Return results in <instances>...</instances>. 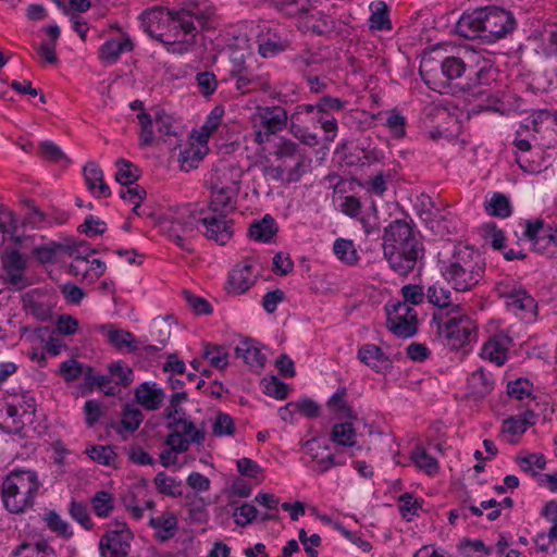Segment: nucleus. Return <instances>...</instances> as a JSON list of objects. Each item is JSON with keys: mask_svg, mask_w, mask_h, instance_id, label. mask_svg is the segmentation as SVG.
<instances>
[{"mask_svg": "<svg viewBox=\"0 0 557 557\" xmlns=\"http://www.w3.org/2000/svg\"><path fill=\"white\" fill-rule=\"evenodd\" d=\"M215 14V8L209 0H188L185 1L178 10L168 11L172 27L183 34L182 38L165 41L162 34L156 35L150 26H145V30L152 38L162 42L168 52L182 55L191 51L196 45L198 27L207 29L210 21Z\"/></svg>", "mask_w": 557, "mask_h": 557, "instance_id": "1", "label": "nucleus"}, {"mask_svg": "<svg viewBox=\"0 0 557 557\" xmlns=\"http://www.w3.org/2000/svg\"><path fill=\"white\" fill-rule=\"evenodd\" d=\"M383 255L391 269L406 276L413 271L424 249L412 225L405 220L392 221L383 234Z\"/></svg>", "mask_w": 557, "mask_h": 557, "instance_id": "2", "label": "nucleus"}, {"mask_svg": "<svg viewBox=\"0 0 557 557\" xmlns=\"http://www.w3.org/2000/svg\"><path fill=\"white\" fill-rule=\"evenodd\" d=\"M441 272L456 292H468L483 278L485 261L480 251L459 245L451 257L442 262Z\"/></svg>", "mask_w": 557, "mask_h": 557, "instance_id": "3", "label": "nucleus"}, {"mask_svg": "<svg viewBox=\"0 0 557 557\" xmlns=\"http://www.w3.org/2000/svg\"><path fill=\"white\" fill-rule=\"evenodd\" d=\"M40 481L34 470H14L3 480L1 498L11 513L24 512L34 505Z\"/></svg>", "mask_w": 557, "mask_h": 557, "instance_id": "4", "label": "nucleus"}, {"mask_svg": "<svg viewBox=\"0 0 557 557\" xmlns=\"http://www.w3.org/2000/svg\"><path fill=\"white\" fill-rule=\"evenodd\" d=\"M432 322L436 324L443 344L451 349H458L468 343L474 330L473 321L466 314L446 317L444 312H435Z\"/></svg>", "mask_w": 557, "mask_h": 557, "instance_id": "5", "label": "nucleus"}, {"mask_svg": "<svg viewBox=\"0 0 557 557\" xmlns=\"http://www.w3.org/2000/svg\"><path fill=\"white\" fill-rule=\"evenodd\" d=\"M273 154L288 172V183L298 182L311 169L312 159L290 139H281Z\"/></svg>", "mask_w": 557, "mask_h": 557, "instance_id": "6", "label": "nucleus"}, {"mask_svg": "<svg viewBox=\"0 0 557 557\" xmlns=\"http://www.w3.org/2000/svg\"><path fill=\"white\" fill-rule=\"evenodd\" d=\"M290 116L281 106L257 107L252 115V122L257 128L253 133L255 141L262 145L270 140L271 136L283 131Z\"/></svg>", "mask_w": 557, "mask_h": 557, "instance_id": "7", "label": "nucleus"}, {"mask_svg": "<svg viewBox=\"0 0 557 557\" xmlns=\"http://www.w3.org/2000/svg\"><path fill=\"white\" fill-rule=\"evenodd\" d=\"M440 69L444 77L443 81H435L431 75V71L425 70L423 65L420 66V75L430 89L441 94L444 92L445 88H451L454 92L458 91V88L455 86L458 82L455 81L461 78L466 73L468 74L469 71V66L463 60L457 57H446L441 62Z\"/></svg>", "mask_w": 557, "mask_h": 557, "instance_id": "8", "label": "nucleus"}, {"mask_svg": "<svg viewBox=\"0 0 557 557\" xmlns=\"http://www.w3.org/2000/svg\"><path fill=\"white\" fill-rule=\"evenodd\" d=\"M483 35L482 40L495 42L512 32L516 27L513 15L499 7H482Z\"/></svg>", "mask_w": 557, "mask_h": 557, "instance_id": "9", "label": "nucleus"}, {"mask_svg": "<svg viewBox=\"0 0 557 557\" xmlns=\"http://www.w3.org/2000/svg\"><path fill=\"white\" fill-rule=\"evenodd\" d=\"M387 313L386 326L396 336L409 338L417 334L418 314L407 304L397 301L385 306Z\"/></svg>", "mask_w": 557, "mask_h": 557, "instance_id": "10", "label": "nucleus"}, {"mask_svg": "<svg viewBox=\"0 0 557 557\" xmlns=\"http://www.w3.org/2000/svg\"><path fill=\"white\" fill-rule=\"evenodd\" d=\"M523 235L536 252L547 258L557 257V230L546 226L542 220L527 221Z\"/></svg>", "mask_w": 557, "mask_h": 557, "instance_id": "11", "label": "nucleus"}, {"mask_svg": "<svg viewBox=\"0 0 557 557\" xmlns=\"http://www.w3.org/2000/svg\"><path fill=\"white\" fill-rule=\"evenodd\" d=\"M133 534L123 521L115 520L114 529H110L101 537L99 549L103 557H127Z\"/></svg>", "mask_w": 557, "mask_h": 557, "instance_id": "12", "label": "nucleus"}, {"mask_svg": "<svg viewBox=\"0 0 557 557\" xmlns=\"http://www.w3.org/2000/svg\"><path fill=\"white\" fill-rule=\"evenodd\" d=\"M228 212H210L203 215V211L197 213V224L201 223L208 239L225 245L233 236V220L227 219Z\"/></svg>", "mask_w": 557, "mask_h": 557, "instance_id": "13", "label": "nucleus"}, {"mask_svg": "<svg viewBox=\"0 0 557 557\" xmlns=\"http://www.w3.org/2000/svg\"><path fill=\"white\" fill-rule=\"evenodd\" d=\"M496 70L493 67L490 61L484 60L483 63L474 69L472 65L469 66L466 82H459L455 85L459 92L468 94L469 96L479 97L486 94L483 86L488 85L495 79Z\"/></svg>", "mask_w": 557, "mask_h": 557, "instance_id": "14", "label": "nucleus"}, {"mask_svg": "<svg viewBox=\"0 0 557 557\" xmlns=\"http://www.w3.org/2000/svg\"><path fill=\"white\" fill-rule=\"evenodd\" d=\"M230 77L235 79V87L242 94L256 90L270 92L272 90L269 73L258 72L251 63L240 71L235 72L233 75H230Z\"/></svg>", "mask_w": 557, "mask_h": 557, "instance_id": "15", "label": "nucleus"}, {"mask_svg": "<svg viewBox=\"0 0 557 557\" xmlns=\"http://www.w3.org/2000/svg\"><path fill=\"white\" fill-rule=\"evenodd\" d=\"M197 226V213L184 211L176 214L171 221L169 226L164 228L165 235L172 242L183 249L185 248L184 240L190 235Z\"/></svg>", "mask_w": 557, "mask_h": 557, "instance_id": "16", "label": "nucleus"}, {"mask_svg": "<svg viewBox=\"0 0 557 557\" xmlns=\"http://www.w3.org/2000/svg\"><path fill=\"white\" fill-rule=\"evenodd\" d=\"M2 265L5 271L8 282L23 288L26 286L24 271L27 268L26 257L17 249L8 248L2 255Z\"/></svg>", "mask_w": 557, "mask_h": 557, "instance_id": "17", "label": "nucleus"}, {"mask_svg": "<svg viewBox=\"0 0 557 557\" xmlns=\"http://www.w3.org/2000/svg\"><path fill=\"white\" fill-rule=\"evenodd\" d=\"M166 428L171 431L170 433H176L183 437L188 443V447L191 444L201 446L206 440L205 429H198L187 414L169 421Z\"/></svg>", "mask_w": 557, "mask_h": 557, "instance_id": "18", "label": "nucleus"}, {"mask_svg": "<svg viewBox=\"0 0 557 557\" xmlns=\"http://www.w3.org/2000/svg\"><path fill=\"white\" fill-rule=\"evenodd\" d=\"M242 171L232 164H220L210 174L209 185L210 188L223 186V188L240 189L242 185Z\"/></svg>", "mask_w": 557, "mask_h": 557, "instance_id": "19", "label": "nucleus"}, {"mask_svg": "<svg viewBox=\"0 0 557 557\" xmlns=\"http://www.w3.org/2000/svg\"><path fill=\"white\" fill-rule=\"evenodd\" d=\"M482 8H476L471 12H465L456 24V34L467 39H482L483 20Z\"/></svg>", "mask_w": 557, "mask_h": 557, "instance_id": "20", "label": "nucleus"}, {"mask_svg": "<svg viewBox=\"0 0 557 557\" xmlns=\"http://www.w3.org/2000/svg\"><path fill=\"white\" fill-rule=\"evenodd\" d=\"M510 344L511 338L509 336L497 334L483 345L481 356L500 367L507 360Z\"/></svg>", "mask_w": 557, "mask_h": 557, "instance_id": "21", "label": "nucleus"}, {"mask_svg": "<svg viewBox=\"0 0 557 557\" xmlns=\"http://www.w3.org/2000/svg\"><path fill=\"white\" fill-rule=\"evenodd\" d=\"M252 263L245 260L243 264L235 267L228 274L226 290L228 294L240 295L247 292L253 284L250 280Z\"/></svg>", "mask_w": 557, "mask_h": 557, "instance_id": "22", "label": "nucleus"}, {"mask_svg": "<svg viewBox=\"0 0 557 557\" xmlns=\"http://www.w3.org/2000/svg\"><path fill=\"white\" fill-rule=\"evenodd\" d=\"M425 298L430 304L438 308L437 312H444L446 317L461 311L460 305L453 304L450 290L438 284L428 287Z\"/></svg>", "mask_w": 557, "mask_h": 557, "instance_id": "23", "label": "nucleus"}, {"mask_svg": "<svg viewBox=\"0 0 557 557\" xmlns=\"http://www.w3.org/2000/svg\"><path fill=\"white\" fill-rule=\"evenodd\" d=\"M495 385L492 373L483 368L473 371L468 377V392L474 400H482L491 394Z\"/></svg>", "mask_w": 557, "mask_h": 557, "instance_id": "24", "label": "nucleus"}, {"mask_svg": "<svg viewBox=\"0 0 557 557\" xmlns=\"http://www.w3.org/2000/svg\"><path fill=\"white\" fill-rule=\"evenodd\" d=\"M165 394L157 383L143 382L135 389V398L147 410H157L161 407Z\"/></svg>", "mask_w": 557, "mask_h": 557, "instance_id": "25", "label": "nucleus"}, {"mask_svg": "<svg viewBox=\"0 0 557 557\" xmlns=\"http://www.w3.org/2000/svg\"><path fill=\"white\" fill-rule=\"evenodd\" d=\"M358 358L361 362L379 373L386 372L392 368L389 358L379 346L373 344H367L360 347Z\"/></svg>", "mask_w": 557, "mask_h": 557, "instance_id": "26", "label": "nucleus"}, {"mask_svg": "<svg viewBox=\"0 0 557 557\" xmlns=\"http://www.w3.org/2000/svg\"><path fill=\"white\" fill-rule=\"evenodd\" d=\"M211 200L209 203L210 212H232L236 209L237 196L240 189L236 188H223V186L216 188H210Z\"/></svg>", "mask_w": 557, "mask_h": 557, "instance_id": "27", "label": "nucleus"}, {"mask_svg": "<svg viewBox=\"0 0 557 557\" xmlns=\"http://www.w3.org/2000/svg\"><path fill=\"white\" fill-rule=\"evenodd\" d=\"M83 243H74L73 245H64L55 242H50L46 245L37 246L33 249V256L41 264L52 263L55 260V256L59 251H64L69 255L79 252V247Z\"/></svg>", "mask_w": 557, "mask_h": 557, "instance_id": "28", "label": "nucleus"}, {"mask_svg": "<svg viewBox=\"0 0 557 557\" xmlns=\"http://www.w3.org/2000/svg\"><path fill=\"white\" fill-rule=\"evenodd\" d=\"M288 46L289 41L272 29L262 33L258 37V51L263 58H273L285 51Z\"/></svg>", "mask_w": 557, "mask_h": 557, "instance_id": "29", "label": "nucleus"}, {"mask_svg": "<svg viewBox=\"0 0 557 557\" xmlns=\"http://www.w3.org/2000/svg\"><path fill=\"white\" fill-rule=\"evenodd\" d=\"M84 177L88 189L97 198H108L111 195L110 187L103 181V172L95 162H88L84 166Z\"/></svg>", "mask_w": 557, "mask_h": 557, "instance_id": "30", "label": "nucleus"}, {"mask_svg": "<svg viewBox=\"0 0 557 557\" xmlns=\"http://www.w3.org/2000/svg\"><path fill=\"white\" fill-rule=\"evenodd\" d=\"M24 416L17 405L7 404L0 410V430L7 434L20 435L25 426L22 419Z\"/></svg>", "mask_w": 557, "mask_h": 557, "instance_id": "31", "label": "nucleus"}, {"mask_svg": "<svg viewBox=\"0 0 557 557\" xmlns=\"http://www.w3.org/2000/svg\"><path fill=\"white\" fill-rule=\"evenodd\" d=\"M133 48V41L125 35L120 40L109 39L104 41L99 49V57L103 62L114 64L123 52L132 51Z\"/></svg>", "mask_w": 557, "mask_h": 557, "instance_id": "32", "label": "nucleus"}, {"mask_svg": "<svg viewBox=\"0 0 557 557\" xmlns=\"http://www.w3.org/2000/svg\"><path fill=\"white\" fill-rule=\"evenodd\" d=\"M164 444L169 447L161 451L160 463L169 468L177 463V454L186 453L188 450V443L176 433H169L164 440Z\"/></svg>", "mask_w": 557, "mask_h": 557, "instance_id": "33", "label": "nucleus"}, {"mask_svg": "<svg viewBox=\"0 0 557 557\" xmlns=\"http://www.w3.org/2000/svg\"><path fill=\"white\" fill-rule=\"evenodd\" d=\"M149 524L156 530V537L161 542L172 539L177 530V519L173 513L164 512L158 517H151Z\"/></svg>", "mask_w": 557, "mask_h": 557, "instance_id": "34", "label": "nucleus"}, {"mask_svg": "<svg viewBox=\"0 0 557 557\" xmlns=\"http://www.w3.org/2000/svg\"><path fill=\"white\" fill-rule=\"evenodd\" d=\"M324 114L320 111L317 103H301L297 104L294 112L290 114V122H296L301 125H320Z\"/></svg>", "mask_w": 557, "mask_h": 557, "instance_id": "35", "label": "nucleus"}, {"mask_svg": "<svg viewBox=\"0 0 557 557\" xmlns=\"http://www.w3.org/2000/svg\"><path fill=\"white\" fill-rule=\"evenodd\" d=\"M237 358H242L244 362L251 367L263 368L267 362V357L257 347L255 341L247 338L235 348Z\"/></svg>", "mask_w": 557, "mask_h": 557, "instance_id": "36", "label": "nucleus"}, {"mask_svg": "<svg viewBox=\"0 0 557 557\" xmlns=\"http://www.w3.org/2000/svg\"><path fill=\"white\" fill-rule=\"evenodd\" d=\"M276 233V222L270 214H265L261 220L253 222L249 227L250 238L260 243H270Z\"/></svg>", "mask_w": 557, "mask_h": 557, "instance_id": "37", "label": "nucleus"}, {"mask_svg": "<svg viewBox=\"0 0 557 557\" xmlns=\"http://www.w3.org/2000/svg\"><path fill=\"white\" fill-rule=\"evenodd\" d=\"M484 209L488 215L500 219H506L512 213L509 198L498 191L493 193L490 198L485 199Z\"/></svg>", "mask_w": 557, "mask_h": 557, "instance_id": "38", "label": "nucleus"}, {"mask_svg": "<svg viewBox=\"0 0 557 557\" xmlns=\"http://www.w3.org/2000/svg\"><path fill=\"white\" fill-rule=\"evenodd\" d=\"M12 557H57V553L46 541H38L20 544L12 552Z\"/></svg>", "mask_w": 557, "mask_h": 557, "instance_id": "39", "label": "nucleus"}, {"mask_svg": "<svg viewBox=\"0 0 557 557\" xmlns=\"http://www.w3.org/2000/svg\"><path fill=\"white\" fill-rule=\"evenodd\" d=\"M545 122L556 123L557 115L548 110L534 111L521 123L519 129L517 131V135L521 136L524 132L529 131L540 133L542 129V124Z\"/></svg>", "mask_w": 557, "mask_h": 557, "instance_id": "40", "label": "nucleus"}, {"mask_svg": "<svg viewBox=\"0 0 557 557\" xmlns=\"http://www.w3.org/2000/svg\"><path fill=\"white\" fill-rule=\"evenodd\" d=\"M110 384H111V376L95 374L91 367L85 368L84 385L88 389L94 391L95 388H99L107 396H115V394H116L115 387L111 386Z\"/></svg>", "mask_w": 557, "mask_h": 557, "instance_id": "41", "label": "nucleus"}, {"mask_svg": "<svg viewBox=\"0 0 557 557\" xmlns=\"http://www.w3.org/2000/svg\"><path fill=\"white\" fill-rule=\"evenodd\" d=\"M108 342L119 350L126 349L128 352L138 350V345L134 335L125 330L109 329L107 332Z\"/></svg>", "mask_w": 557, "mask_h": 557, "instance_id": "42", "label": "nucleus"}, {"mask_svg": "<svg viewBox=\"0 0 557 557\" xmlns=\"http://www.w3.org/2000/svg\"><path fill=\"white\" fill-rule=\"evenodd\" d=\"M90 505L95 515L99 518H108L113 512L114 497L107 491H98L90 498Z\"/></svg>", "mask_w": 557, "mask_h": 557, "instance_id": "43", "label": "nucleus"}, {"mask_svg": "<svg viewBox=\"0 0 557 557\" xmlns=\"http://www.w3.org/2000/svg\"><path fill=\"white\" fill-rule=\"evenodd\" d=\"M330 438L341 446L351 447L356 444V430L350 422H342L333 425Z\"/></svg>", "mask_w": 557, "mask_h": 557, "instance_id": "44", "label": "nucleus"}, {"mask_svg": "<svg viewBox=\"0 0 557 557\" xmlns=\"http://www.w3.org/2000/svg\"><path fill=\"white\" fill-rule=\"evenodd\" d=\"M115 165L117 168L115 180L121 185H134L138 181L140 176V171L131 161L125 159H117Z\"/></svg>", "mask_w": 557, "mask_h": 557, "instance_id": "45", "label": "nucleus"}, {"mask_svg": "<svg viewBox=\"0 0 557 557\" xmlns=\"http://www.w3.org/2000/svg\"><path fill=\"white\" fill-rule=\"evenodd\" d=\"M507 298V306L513 310L533 311L535 308L534 298L522 289H512L504 295Z\"/></svg>", "mask_w": 557, "mask_h": 557, "instance_id": "46", "label": "nucleus"}, {"mask_svg": "<svg viewBox=\"0 0 557 557\" xmlns=\"http://www.w3.org/2000/svg\"><path fill=\"white\" fill-rule=\"evenodd\" d=\"M111 380L114 379L116 385L127 387L134 381L133 370L122 360L112 362L108 366Z\"/></svg>", "mask_w": 557, "mask_h": 557, "instance_id": "47", "label": "nucleus"}, {"mask_svg": "<svg viewBox=\"0 0 557 557\" xmlns=\"http://www.w3.org/2000/svg\"><path fill=\"white\" fill-rule=\"evenodd\" d=\"M333 251L342 262L348 265L356 264L359 259L354 243L349 239L337 238L334 242Z\"/></svg>", "mask_w": 557, "mask_h": 557, "instance_id": "48", "label": "nucleus"}, {"mask_svg": "<svg viewBox=\"0 0 557 557\" xmlns=\"http://www.w3.org/2000/svg\"><path fill=\"white\" fill-rule=\"evenodd\" d=\"M411 460L416 467L424 471L429 475H433L438 471L437 460L428 454L423 447H417L411 453Z\"/></svg>", "mask_w": 557, "mask_h": 557, "instance_id": "49", "label": "nucleus"}, {"mask_svg": "<svg viewBox=\"0 0 557 557\" xmlns=\"http://www.w3.org/2000/svg\"><path fill=\"white\" fill-rule=\"evenodd\" d=\"M374 7L372 10V14L370 16V27L372 29L377 30H389L392 29V24L388 18V9L387 5L383 1H379L376 3H372L371 8Z\"/></svg>", "mask_w": 557, "mask_h": 557, "instance_id": "50", "label": "nucleus"}, {"mask_svg": "<svg viewBox=\"0 0 557 557\" xmlns=\"http://www.w3.org/2000/svg\"><path fill=\"white\" fill-rule=\"evenodd\" d=\"M188 396L184 391L174 392L169 401V406L164 409L163 417L168 421H173L181 416H186V411L182 408V404L187 401Z\"/></svg>", "mask_w": 557, "mask_h": 557, "instance_id": "51", "label": "nucleus"}, {"mask_svg": "<svg viewBox=\"0 0 557 557\" xmlns=\"http://www.w3.org/2000/svg\"><path fill=\"white\" fill-rule=\"evenodd\" d=\"M69 513L73 520L81 524L85 530L94 529V522L88 508L84 503L72 500L69 506Z\"/></svg>", "mask_w": 557, "mask_h": 557, "instance_id": "52", "label": "nucleus"}, {"mask_svg": "<svg viewBox=\"0 0 557 557\" xmlns=\"http://www.w3.org/2000/svg\"><path fill=\"white\" fill-rule=\"evenodd\" d=\"M45 521L47 527L54 533L63 537H71L73 535V530L69 522L54 510H51L46 513Z\"/></svg>", "mask_w": 557, "mask_h": 557, "instance_id": "53", "label": "nucleus"}, {"mask_svg": "<svg viewBox=\"0 0 557 557\" xmlns=\"http://www.w3.org/2000/svg\"><path fill=\"white\" fill-rule=\"evenodd\" d=\"M88 457L103 466H110L117 455L111 446L92 445L86 448Z\"/></svg>", "mask_w": 557, "mask_h": 557, "instance_id": "54", "label": "nucleus"}, {"mask_svg": "<svg viewBox=\"0 0 557 557\" xmlns=\"http://www.w3.org/2000/svg\"><path fill=\"white\" fill-rule=\"evenodd\" d=\"M24 309L35 319L41 322L49 321L52 317V307L47 301L34 299L24 300Z\"/></svg>", "mask_w": 557, "mask_h": 557, "instance_id": "55", "label": "nucleus"}, {"mask_svg": "<svg viewBox=\"0 0 557 557\" xmlns=\"http://www.w3.org/2000/svg\"><path fill=\"white\" fill-rule=\"evenodd\" d=\"M143 419L144 414L139 408L129 404L124 406L121 421L124 430L131 433L135 432L139 428Z\"/></svg>", "mask_w": 557, "mask_h": 557, "instance_id": "56", "label": "nucleus"}, {"mask_svg": "<svg viewBox=\"0 0 557 557\" xmlns=\"http://www.w3.org/2000/svg\"><path fill=\"white\" fill-rule=\"evenodd\" d=\"M252 54L244 48H232L230 52V69L228 74L233 75L235 72L240 71L243 67L249 65L252 61Z\"/></svg>", "mask_w": 557, "mask_h": 557, "instance_id": "57", "label": "nucleus"}, {"mask_svg": "<svg viewBox=\"0 0 557 557\" xmlns=\"http://www.w3.org/2000/svg\"><path fill=\"white\" fill-rule=\"evenodd\" d=\"M24 209L26 210L25 221L33 226H39L40 224H50V219L41 211L33 199L23 200Z\"/></svg>", "mask_w": 557, "mask_h": 557, "instance_id": "58", "label": "nucleus"}, {"mask_svg": "<svg viewBox=\"0 0 557 557\" xmlns=\"http://www.w3.org/2000/svg\"><path fill=\"white\" fill-rule=\"evenodd\" d=\"M227 352L223 346L206 345L203 357L209 360L210 364L215 369H223L227 366Z\"/></svg>", "mask_w": 557, "mask_h": 557, "instance_id": "59", "label": "nucleus"}, {"mask_svg": "<svg viewBox=\"0 0 557 557\" xmlns=\"http://www.w3.org/2000/svg\"><path fill=\"white\" fill-rule=\"evenodd\" d=\"M157 490L164 495L169 496H178L181 492L178 491L180 482H177L174 478L168 475L165 472H159L153 480Z\"/></svg>", "mask_w": 557, "mask_h": 557, "instance_id": "60", "label": "nucleus"}, {"mask_svg": "<svg viewBox=\"0 0 557 557\" xmlns=\"http://www.w3.org/2000/svg\"><path fill=\"white\" fill-rule=\"evenodd\" d=\"M140 125V146L149 147L154 141L153 134V117L146 112H141L137 115Z\"/></svg>", "mask_w": 557, "mask_h": 557, "instance_id": "61", "label": "nucleus"}, {"mask_svg": "<svg viewBox=\"0 0 557 557\" xmlns=\"http://www.w3.org/2000/svg\"><path fill=\"white\" fill-rule=\"evenodd\" d=\"M520 469L536 475L539 470H543L546 466V459L542 454H530L524 457H517Z\"/></svg>", "mask_w": 557, "mask_h": 557, "instance_id": "62", "label": "nucleus"}, {"mask_svg": "<svg viewBox=\"0 0 557 557\" xmlns=\"http://www.w3.org/2000/svg\"><path fill=\"white\" fill-rule=\"evenodd\" d=\"M399 512L401 517L411 521L418 511L421 509V504L410 493H405L399 496Z\"/></svg>", "mask_w": 557, "mask_h": 557, "instance_id": "63", "label": "nucleus"}, {"mask_svg": "<svg viewBox=\"0 0 557 557\" xmlns=\"http://www.w3.org/2000/svg\"><path fill=\"white\" fill-rule=\"evenodd\" d=\"M533 384L525 377H518L507 384V393L511 398L523 399L530 397Z\"/></svg>", "mask_w": 557, "mask_h": 557, "instance_id": "64", "label": "nucleus"}]
</instances>
